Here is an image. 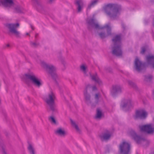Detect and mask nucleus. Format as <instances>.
<instances>
[{
	"mask_svg": "<svg viewBox=\"0 0 154 154\" xmlns=\"http://www.w3.org/2000/svg\"><path fill=\"white\" fill-rule=\"evenodd\" d=\"M98 1V0H93L92 1L91 3L88 5V9H90L91 7L94 6L96 4Z\"/></svg>",
	"mask_w": 154,
	"mask_h": 154,
	"instance_id": "nucleus-23",
	"label": "nucleus"
},
{
	"mask_svg": "<svg viewBox=\"0 0 154 154\" xmlns=\"http://www.w3.org/2000/svg\"><path fill=\"white\" fill-rule=\"evenodd\" d=\"M54 0H48V2L49 3L51 4Z\"/></svg>",
	"mask_w": 154,
	"mask_h": 154,
	"instance_id": "nucleus-37",
	"label": "nucleus"
},
{
	"mask_svg": "<svg viewBox=\"0 0 154 154\" xmlns=\"http://www.w3.org/2000/svg\"><path fill=\"white\" fill-rule=\"evenodd\" d=\"M139 128L141 132L148 134H152L154 132V128L152 127L150 124L139 125Z\"/></svg>",
	"mask_w": 154,
	"mask_h": 154,
	"instance_id": "nucleus-10",
	"label": "nucleus"
},
{
	"mask_svg": "<svg viewBox=\"0 0 154 154\" xmlns=\"http://www.w3.org/2000/svg\"><path fill=\"white\" fill-rule=\"evenodd\" d=\"M128 134L129 136L134 139L137 143H140L141 141L145 140L144 138H142L137 135L136 132L133 129H131L128 131Z\"/></svg>",
	"mask_w": 154,
	"mask_h": 154,
	"instance_id": "nucleus-9",
	"label": "nucleus"
},
{
	"mask_svg": "<svg viewBox=\"0 0 154 154\" xmlns=\"http://www.w3.org/2000/svg\"><path fill=\"white\" fill-rule=\"evenodd\" d=\"M144 80L146 81H151L152 76L151 75L144 76Z\"/></svg>",
	"mask_w": 154,
	"mask_h": 154,
	"instance_id": "nucleus-26",
	"label": "nucleus"
},
{
	"mask_svg": "<svg viewBox=\"0 0 154 154\" xmlns=\"http://www.w3.org/2000/svg\"><path fill=\"white\" fill-rule=\"evenodd\" d=\"M25 76L26 78L30 80L35 86L39 87L42 85L40 79L38 78L33 73L25 74Z\"/></svg>",
	"mask_w": 154,
	"mask_h": 154,
	"instance_id": "nucleus-7",
	"label": "nucleus"
},
{
	"mask_svg": "<svg viewBox=\"0 0 154 154\" xmlns=\"http://www.w3.org/2000/svg\"><path fill=\"white\" fill-rule=\"evenodd\" d=\"M2 4L5 7H10L14 4L13 0H1L0 5Z\"/></svg>",
	"mask_w": 154,
	"mask_h": 154,
	"instance_id": "nucleus-18",
	"label": "nucleus"
},
{
	"mask_svg": "<svg viewBox=\"0 0 154 154\" xmlns=\"http://www.w3.org/2000/svg\"><path fill=\"white\" fill-rule=\"evenodd\" d=\"M121 92L122 88L120 86L118 85H113L112 89L111 90V94L113 96H115L117 93Z\"/></svg>",
	"mask_w": 154,
	"mask_h": 154,
	"instance_id": "nucleus-14",
	"label": "nucleus"
},
{
	"mask_svg": "<svg viewBox=\"0 0 154 154\" xmlns=\"http://www.w3.org/2000/svg\"><path fill=\"white\" fill-rule=\"evenodd\" d=\"M120 154H130L131 147L130 144L126 141H123L119 146Z\"/></svg>",
	"mask_w": 154,
	"mask_h": 154,
	"instance_id": "nucleus-6",
	"label": "nucleus"
},
{
	"mask_svg": "<svg viewBox=\"0 0 154 154\" xmlns=\"http://www.w3.org/2000/svg\"><path fill=\"white\" fill-rule=\"evenodd\" d=\"M2 151H2L3 154H7L6 152L5 151V149H4V148L3 147L2 148Z\"/></svg>",
	"mask_w": 154,
	"mask_h": 154,
	"instance_id": "nucleus-38",
	"label": "nucleus"
},
{
	"mask_svg": "<svg viewBox=\"0 0 154 154\" xmlns=\"http://www.w3.org/2000/svg\"><path fill=\"white\" fill-rule=\"evenodd\" d=\"M132 106V101L130 99H124L122 102L121 106L122 108H129Z\"/></svg>",
	"mask_w": 154,
	"mask_h": 154,
	"instance_id": "nucleus-15",
	"label": "nucleus"
},
{
	"mask_svg": "<svg viewBox=\"0 0 154 154\" xmlns=\"http://www.w3.org/2000/svg\"><path fill=\"white\" fill-rule=\"evenodd\" d=\"M70 121L72 125L75 127L77 131L79 132L80 131V130L78 125H77L75 124V122H74L72 119H70Z\"/></svg>",
	"mask_w": 154,
	"mask_h": 154,
	"instance_id": "nucleus-24",
	"label": "nucleus"
},
{
	"mask_svg": "<svg viewBox=\"0 0 154 154\" xmlns=\"http://www.w3.org/2000/svg\"><path fill=\"white\" fill-rule=\"evenodd\" d=\"M30 27H31V28H32V29L33 30H34V28L33 26L31 24H30Z\"/></svg>",
	"mask_w": 154,
	"mask_h": 154,
	"instance_id": "nucleus-39",
	"label": "nucleus"
},
{
	"mask_svg": "<svg viewBox=\"0 0 154 154\" xmlns=\"http://www.w3.org/2000/svg\"><path fill=\"white\" fill-rule=\"evenodd\" d=\"M122 35L119 34L116 35L114 36L112 39L113 43V45L121 44Z\"/></svg>",
	"mask_w": 154,
	"mask_h": 154,
	"instance_id": "nucleus-16",
	"label": "nucleus"
},
{
	"mask_svg": "<svg viewBox=\"0 0 154 154\" xmlns=\"http://www.w3.org/2000/svg\"><path fill=\"white\" fill-rule=\"evenodd\" d=\"M152 35L153 37H154V33L153 32H152Z\"/></svg>",
	"mask_w": 154,
	"mask_h": 154,
	"instance_id": "nucleus-42",
	"label": "nucleus"
},
{
	"mask_svg": "<svg viewBox=\"0 0 154 154\" xmlns=\"http://www.w3.org/2000/svg\"><path fill=\"white\" fill-rule=\"evenodd\" d=\"M74 4L77 7L78 12L81 11L83 8L84 3L82 0H75L74 2Z\"/></svg>",
	"mask_w": 154,
	"mask_h": 154,
	"instance_id": "nucleus-17",
	"label": "nucleus"
},
{
	"mask_svg": "<svg viewBox=\"0 0 154 154\" xmlns=\"http://www.w3.org/2000/svg\"><path fill=\"white\" fill-rule=\"evenodd\" d=\"M122 28H123L124 30H125L126 28V26H125V24H122Z\"/></svg>",
	"mask_w": 154,
	"mask_h": 154,
	"instance_id": "nucleus-36",
	"label": "nucleus"
},
{
	"mask_svg": "<svg viewBox=\"0 0 154 154\" xmlns=\"http://www.w3.org/2000/svg\"><path fill=\"white\" fill-rule=\"evenodd\" d=\"M149 154H154V151L152 152H151Z\"/></svg>",
	"mask_w": 154,
	"mask_h": 154,
	"instance_id": "nucleus-40",
	"label": "nucleus"
},
{
	"mask_svg": "<svg viewBox=\"0 0 154 154\" xmlns=\"http://www.w3.org/2000/svg\"><path fill=\"white\" fill-rule=\"evenodd\" d=\"M88 29L91 30L93 28L100 30L106 29L107 34L105 32H101L99 33V35L102 39H103L108 35H112L111 28L109 24H106L103 26H100L97 23H96L95 19L94 18H91L87 21Z\"/></svg>",
	"mask_w": 154,
	"mask_h": 154,
	"instance_id": "nucleus-1",
	"label": "nucleus"
},
{
	"mask_svg": "<svg viewBox=\"0 0 154 154\" xmlns=\"http://www.w3.org/2000/svg\"><path fill=\"white\" fill-rule=\"evenodd\" d=\"M26 35H29L30 36V35H29V33H26Z\"/></svg>",
	"mask_w": 154,
	"mask_h": 154,
	"instance_id": "nucleus-41",
	"label": "nucleus"
},
{
	"mask_svg": "<svg viewBox=\"0 0 154 154\" xmlns=\"http://www.w3.org/2000/svg\"><path fill=\"white\" fill-rule=\"evenodd\" d=\"M147 114L145 111L142 110H137L135 114L133 116L134 119L135 120L139 119L145 118L147 116Z\"/></svg>",
	"mask_w": 154,
	"mask_h": 154,
	"instance_id": "nucleus-12",
	"label": "nucleus"
},
{
	"mask_svg": "<svg viewBox=\"0 0 154 154\" xmlns=\"http://www.w3.org/2000/svg\"><path fill=\"white\" fill-rule=\"evenodd\" d=\"M103 95L105 96V94H104L103 93Z\"/></svg>",
	"mask_w": 154,
	"mask_h": 154,
	"instance_id": "nucleus-45",
	"label": "nucleus"
},
{
	"mask_svg": "<svg viewBox=\"0 0 154 154\" xmlns=\"http://www.w3.org/2000/svg\"><path fill=\"white\" fill-rule=\"evenodd\" d=\"M91 87L90 85H87L85 89V90L84 91V95L85 97L86 101L87 102H90V101L91 96L89 94L87 93V89L88 88Z\"/></svg>",
	"mask_w": 154,
	"mask_h": 154,
	"instance_id": "nucleus-19",
	"label": "nucleus"
},
{
	"mask_svg": "<svg viewBox=\"0 0 154 154\" xmlns=\"http://www.w3.org/2000/svg\"><path fill=\"white\" fill-rule=\"evenodd\" d=\"M32 2L35 4L39 5L40 2L38 0H32Z\"/></svg>",
	"mask_w": 154,
	"mask_h": 154,
	"instance_id": "nucleus-33",
	"label": "nucleus"
},
{
	"mask_svg": "<svg viewBox=\"0 0 154 154\" xmlns=\"http://www.w3.org/2000/svg\"><path fill=\"white\" fill-rule=\"evenodd\" d=\"M129 85L131 87L134 88L136 89L137 88L136 85L131 81H128Z\"/></svg>",
	"mask_w": 154,
	"mask_h": 154,
	"instance_id": "nucleus-27",
	"label": "nucleus"
},
{
	"mask_svg": "<svg viewBox=\"0 0 154 154\" xmlns=\"http://www.w3.org/2000/svg\"><path fill=\"white\" fill-rule=\"evenodd\" d=\"M5 25L8 29L9 32L14 35L17 37H20V33L17 30V28L20 26L19 23H6L5 24Z\"/></svg>",
	"mask_w": 154,
	"mask_h": 154,
	"instance_id": "nucleus-5",
	"label": "nucleus"
},
{
	"mask_svg": "<svg viewBox=\"0 0 154 154\" xmlns=\"http://www.w3.org/2000/svg\"><path fill=\"white\" fill-rule=\"evenodd\" d=\"M50 118L51 119V121L54 124H56V121L55 120V119L53 117L51 116L50 117Z\"/></svg>",
	"mask_w": 154,
	"mask_h": 154,
	"instance_id": "nucleus-32",
	"label": "nucleus"
},
{
	"mask_svg": "<svg viewBox=\"0 0 154 154\" xmlns=\"http://www.w3.org/2000/svg\"><path fill=\"white\" fill-rule=\"evenodd\" d=\"M97 90V88L95 86H94L92 87L93 91H95Z\"/></svg>",
	"mask_w": 154,
	"mask_h": 154,
	"instance_id": "nucleus-35",
	"label": "nucleus"
},
{
	"mask_svg": "<svg viewBox=\"0 0 154 154\" xmlns=\"http://www.w3.org/2000/svg\"><path fill=\"white\" fill-rule=\"evenodd\" d=\"M44 66L48 74L51 76L52 78L56 81L58 78V76L56 73L55 67L52 65H48L47 64H45Z\"/></svg>",
	"mask_w": 154,
	"mask_h": 154,
	"instance_id": "nucleus-8",
	"label": "nucleus"
},
{
	"mask_svg": "<svg viewBox=\"0 0 154 154\" xmlns=\"http://www.w3.org/2000/svg\"><path fill=\"white\" fill-rule=\"evenodd\" d=\"M55 98L54 93L51 92L48 94V97L46 100V103L49 106L50 110L53 113L57 111L54 102Z\"/></svg>",
	"mask_w": 154,
	"mask_h": 154,
	"instance_id": "nucleus-4",
	"label": "nucleus"
},
{
	"mask_svg": "<svg viewBox=\"0 0 154 154\" xmlns=\"http://www.w3.org/2000/svg\"><path fill=\"white\" fill-rule=\"evenodd\" d=\"M95 98V99L98 100L99 99V94H96Z\"/></svg>",
	"mask_w": 154,
	"mask_h": 154,
	"instance_id": "nucleus-34",
	"label": "nucleus"
},
{
	"mask_svg": "<svg viewBox=\"0 0 154 154\" xmlns=\"http://www.w3.org/2000/svg\"><path fill=\"white\" fill-rule=\"evenodd\" d=\"M15 12L18 13H21L22 11L20 8L19 7H17L15 8Z\"/></svg>",
	"mask_w": 154,
	"mask_h": 154,
	"instance_id": "nucleus-30",
	"label": "nucleus"
},
{
	"mask_svg": "<svg viewBox=\"0 0 154 154\" xmlns=\"http://www.w3.org/2000/svg\"><path fill=\"white\" fill-rule=\"evenodd\" d=\"M141 51H140V53L142 54H144L146 50V47L145 46L141 48Z\"/></svg>",
	"mask_w": 154,
	"mask_h": 154,
	"instance_id": "nucleus-29",
	"label": "nucleus"
},
{
	"mask_svg": "<svg viewBox=\"0 0 154 154\" xmlns=\"http://www.w3.org/2000/svg\"><path fill=\"white\" fill-rule=\"evenodd\" d=\"M56 134H58L61 136H64L65 135V132L64 131L62 130L61 128H58L55 132Z\"/></svg>",
	"mask_w": 154,
	"mask_h": 154,
	"instance_id": "nucleus-22",
	"label": "nucleus"
},
{
	"mask_svg": "<svg viewBox=\"0 0 154 154\" xmlns=\"http://www.w3.org/2000/svg\"><path fill=\"white\" fill-rule=\"evenodd\" d=\"M103 115L104 114L102 113V111L99 108H97V109L96 114L95 116V119H100Z\"/></svg>",
	"mask_w": 154,
	"mask_h": 154,
	"instance_id": "nucleus-21",
	"label": "nucleus"
},
{
	"mask_svg": "<svg viewBox=\"0 0 154 154\" xmlns=\"http://www.w3.org/2000/svg\"><path fill=\"white\" fill-rule=\"evenodd\" d=\"M153 93H154V91H153Z\"/></svg>",
	"mask_w": 154,
	"mask_h": 154,
	"instance_id": "nucleus-46",
	"label": "nucleus"
},
{
	"mask_svg": "<svg viewBox=\"0 0 154 154\" xmlns=\"http://www.w3.org/2000/svg\"><path fill=\"white\" fill-rule=\"evenodd\" d=\"M9 46H10V45H9V44H7V47H9Z\"/></svg>",
	"mask_w": 154,
	"mask_h": 154,
	"instance_id": "nucleus-43",
	"label": "nucleus"
},
{
	"mask_svg": "<svg viewBox=\"0 0 154 154\" xmlns=\"http://www.w3.org/2000/svg\"><path fill=\"white\" fill-rule=\"evenodd\" d=\"M146 62L142 63L138 58H136L134 61V66L136 69L140 72L147 66L148 65H152L154 68V56L148 55L146 56Z\"/></svg>",
	"mask_w": 154,
	"mask_h": 154,
	"instance_id": "nucleus-3",
	"label": "nucleus"
},
{
	"mask_svg": "<svg viewBox=\"0 0 154 154\" xmlns=\"http://www.w3.org/2000/svg\"><path fill=\"white\" fill-rule=\"evenodd\" d=\"M30 45L33 47L36 48L38 45H39V43H36L35 42H30Z\"/></svg>",
	"mask_w": 154,
	"mask_h": 154,
	"instance_id": "nucleus-28",
	"label": "nucleus"
},
{
	"mask_svg": "<svg viewBox=\"0 0 154 154\" xmlns=\"http://www.w3.org/2000/svg\"><path fill=\"white\" fill-rule=\"evenodd\" d=\"M38 35V34H36L35 35V37Z\"/></svg>",
	"mask_w": 154,
	"mask_h": 154,
	"instance_id": "nucleus-44",
	"label": "nucleus"
},
{
	"mask_svg": "<svg viewBox=\"0 0 154 154\" xmlns=\"http://www.w3.org/2000/svg\"><path fill=\"white\" fill-rule=\"evenodd\" d=\"M90 76L92 80L95 83H98L99 85L102 84V82L98 77L97 74L96 73L94 75H91Z\"/></svg>",
	"mask_w": 154,
	"mask_h": 154,
	"instance_id": "nucleus-20",
	"label": "nucleus"
},
{
	"mask_svg": "<svg viewBox=\"0 0 154 154\" xmlns=\"http://www.w3.org/2000/svg\"><path fill=\"white\" fill-rule=\"evenodd\" d=\"M81 69L83 71L84 73H86V67L84 65H82L81 66Z\"/></svg>",
	"mask_w": 154,
	"mask_h": 154,
	"instance_id": "nucleus-31",
	"label": "nucleus"
},
{
	"mask_svg": "<svg viewBox=\"0 0 154 154\" xmlns=\"http://www.w3.org/2000/svg\"><path fill=\"white\" fill-rule=\"evenodd\" d=\"M112 54L117 57H122V49L121 44L116 45H113L112 47Z\"/></svg>",
	"mask_w": 154,
	"mask_h": 154,
	"instance_id": "nucleus-11",
	"label": "nucleus"
},
{
	"mask_svg": "<svg viewBox=\"0 0 154 154\" xmlns=\"http://www.w3.org/2000/svg\"><path fill=\"white\" fill-rule=\"evenodd\" d=\"M28 149L30 154H35L34 150L31 144H29L28 147Z\"/></svg>",
	"mask_w": 154,
	"mask_h": 154,
	"instance_id": "nucleus-25",
	"label": "nucleus"
},
{
	"mask_svg": "<svg viewBox=\"0 0 154 154\" xmlns=\"http://www.w3.org/2000/svg\"><path fill=\"white\" fill-rule=\"evenodd\" d=\"M121 9L120 6L114 4H109L104 7V10L107 15L112 20H115L118 17Z\"/></svg>",
	"mask_w": 154,
	"mask_h": 154,
	"instance_id": "nucleus-2",
	"label": "nucleus"
},
{
	"mask_svg": "<svg viewBox=\"0 0 154 154\" xmlns=\"http://www.w3.org/2000/svg\"><path fill=\"white\" fill-rule=\"evenodd\" d=\"M111 136V134L110 132L107 130L105 131V132L102 133L101 134L99 135V137L102 141H107L108 140Z\"/></svg>",
	"mask_w": 154,
	"mask_h": 154,
	"instance_id": "nucleus-13",
	"label": "nucleus"
}]
</instances>
